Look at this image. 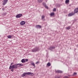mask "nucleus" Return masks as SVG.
<instances>
[{
	"label": "nucleus",
	"instance_id": "nucleus-29",
	"mask_svg": "<svg viewBox=\"0 0 78 78\" xmlns=\"http://www.w3.org/2000/svg\"><path fill=\"white\" fill-rule=\"evenodd\" d=\"M12 64L13 65L14 64V63H12L10 65V66H12Z\"/></svg>",
	"mask_w": 78,
	"mask_h": 78
},
{
	"label": "nucleus",
	"instance_id": "nucleus-3",
	"mask_svg": "<svg viewBox=\"0 0 78 78\" xmlns=\"http://www.w3.org/2000/svg\"><path fill=\"white\" fill-rule=\"evenodd\" d=\"M27 75H32L33 74V73H32L30 72H28V73H24L23 74L22 76H26L27 75Z\"/></svg>",
	"mask_w": 78,
	"mask_h": 78
},
{
	"label": "nucleus",
	"instance_id": "nucleus-24",
	"mask_svg": "<svg viewBox=\"0 0 78 78\" xmlns=\"http://www.w3.org/2000/svg\"><path fill=\"white\" fill-rule=\"evenodd\" d=\"M53 11H56V9L55 8H54Z\"/></svg>",
	"mask_w": 78,
	"mask_h": 78
},
{
	"label": "nucleus",
	"instance_id": "nucleus-33",
	"mask_svg": "<svg viewBox=\"0 0 78 78\" xmlns=\"http://www.w3.org/2000/svg\"><path fill=\"white\" fill-rule=\"evenodd\" d=\"M77 47H78V44L77 45Z\"/></svg>",
	"mask_w": 78,
	"mask_h": 78
},
{
	"label": "nucleus",
	"instance_id": "nucleus-7",
	"mask_svg": "<svg viewBox=\"0 0 78 78\" xmlns=\"http://www.w3.org/2000/svg\"><path fill=\"white\" fill-rule=\"evenodd\" d=\"M55 72H56V73H62V71H61L60 70H57L55 71Z\"/></svg>",
	"mask_w": 78,
	"mask_h": 78
},
{
	"label": "nucleus",
	"instance_id": "nucleus-1",
	"mask_svg": "<svg viewBox=\"0 0 78 78\" xmlns=\"http://www.w3.org/2000/svg\"><path fill=\"white\" fill-rule=\"evenodd\" d=\"M17 66V64H15L12 66H10L9 69H16L17 67H18Z\"/></svg>",
	"mask_w": 78,
	"mask_h": 78
},
{
	"label": "nucleus",
	"instance_id": "nucleus-13",
	"mask_svg": "<svg viewBox=\"0 0 78 78\" xmlns=\"http://www.w3.org/2000/svg\"><path fill=\"white\" fill-rule=\"evenodd\" d=\"M73 15H74V13H69L68 16H73Z\"/></svg>",
	"mask_w": 78,
	"mask_h": 78
},
{
	"label": "nucleus",
	"instance_id": "nucleus-22",
	"mask_svg": "<svg viewBox=\"0 0 78 78\" xmlns=\"http://www.w3.org/2000/svg\"><path fill=\"white\" fill-rule=\"evenodd\" d=\"M47 66H51V64H50V63H48L47 64Z\"/></svg>",
	"mask_w": 78,
	"mask_h": 78
},
{
	"label": "nucleus",
	"instance_id": "nucleus-27",
	"mask_svg": "<svg viewBox=\"0 0 78 78\" xmlns=\"http://www.w3.org/2000/svg\"><path fill=\"white\" fill-rule=\"evenodd\" d=\"M39 63V62L38 61V62H37L36 63V64H38V63Z\"/></svg>",
	"mask_w": 78,
	"mask_h": 78
},
{
	"label": "nucleus",
	"instance_id": "nucleus-21",
	"mask_svg": "<svg viewBox=\"0 0 78 78\" xmlns=\"http://www.w3.org/2000/svg\"><path fill=\"white\" fill-rule=\"evenodd\" d=\"M69 0H66V3H69Z\"/></svg>",
	"mask_w": 78,
	"mask_h": 78
},
{
	"label": "nucleus",
	"instance_id": "nucleus-18",
	"mask_svg": "<svg viewBox=\"0 0 78 78\" xmlns=\"http://www.w3.org/2000/svg\"><path fill=\"white\" fill-rule=\"evenodd\" d=\"M31 64L32 66H33L35 67V64H34V63L33 62H32L31 63Z\"/></svg>",
	"mask_w": 78,
	"mask_h": 78
},
{
	"label": "nucleus",
	"instance_id": "nucleus-6",
	"mask_svg": "<svg viewBox=\"0 0 78 78\" xmlns=\"http://www.w3.org/2000/svg\"><path fill=\"white\" fill-rule=\"evenodd\" d=\"M8 2V0H4L3 1V5H5Z\"/></svg>",
	"mask_w": 78,
	"mask_h": 78
},
{
	"label": "nucleus",
	"instance_id": "nucleus-4",
	"mask_svg": "<svg viewBox=\"0 0 78 78\" xmlns=\"http://www.w3.org/2000/svg\"><path fill=\"white\" fill-rule=\"evenodd\" d=\"M22 16H23V15H22V14H19L16 16V18H20Z\"/></svg>",
	"mask_w": 78,
	"mask_h": 78
},
{
	"label": "nucleus",
	"instance_id": "nucleus-28",
	"mask_svg": "<svg viewBox=\"0 0 78 78\" xmlns=\"http://www.w3.org/2000/svg\"><path fill=\"white\" fill-rule=\"evenodd\" d=\"M26 61L27 62H28V59H26Z\"/></svg>",
	"mask_w": 78,
	"mask_h": 78
},
{
	"label": "nucleus",
	"instance_id": "nucleus-9",
	"mask_svg": "<svg viewBox=\"0 0 78 78\" xmlns=\"http://www.w3.org/2000/svg\"><path fill=\"white\" fill-rule=\"evenodd\" d=\"M20 24L21 25H24V24H25V22L24 21H22L21 22Z\"/></svg>",
	"mask_w": 78,
	"mask_h": 78
},
{
	"label": "nucleus",
	"instance_id": "nucleus-26",
	"mask_svg": "<svg viewBox=\"0 0 78 78\" xmlns=\"http://www.w3.org/2000/svg\"><path fill=\"white\" fill-rule=\"evenodd\" d=\"M64 78H69V77L67 76H65L64 77Z\"/></svg>",
	"mask_w": 78,
	"mask_h": 78
},
{
	"label": "nucleus",
	"instance_id": "nucleus-23",
	"mask_svg": "<svg viewBox=\"0 0 78 78\" xmlns=\"http://www.w3.org/2000/svg\"><path fill=\"white\" fill-rule=\"evenodd\" d=\"M77 74V73H74V74H73V76L74 75H76Z\"/></svg>",
	"mask_w": 78,
	"mask_h": 78
},
{
	"label": "nucleus",
	"instance_id": "nucleus-25",
	"mask_svg": "<svg viewBox=\"0 0 78 78\" xmlns=\"http://www.w3.org/2000/svg\"><path fill=\"white\" fill-rule=\"evenodd\" d=\"M12 69L11 70V71H12V72H14V69L12 68Z\"/></svg>",
	"mask_w": 78,
	"mask_h": 78
},
{
	"label": "nucleus",
	"instance_id": "nucleus-5",
	"mask_svg": "<svg viewBox=\"0 0 78 78\" xmlns=\"http://www.w3.org/2000/svg\"><path fill=\"white\" fill-rule=\"evenodd\" d=\"M55 47L54 46H50L48 48L49 50L52 51L53 49H55Z\"/></svg>",
	"mask_w": 78,
	"mask_h": 78
},
{
	"label": "nucleus",
	"instance_id": "nucleus-12",
	"mask_svg": "<svg viewBox=\"0 0 78 78\" xmlns=\"http://www.w3.org/2000/svg\"><path fill=\"white\" fill-rule=\"evenodd\" d=\"M74 13H77L78 12V8L74 10Z\"/></svg>",
	"mask_w": 78,
	"mask_h": 78
},
{
	"label": "nucleus",
	"instance_id": "nucleus-11",
	"mask_svg": "<svg viewBox=\"0 0 78 78\" xmlns=\"http://www.w3.org/2000/svg\"><path fill=\"white\" fill-rule=\"evenodd\" d=\"M17 65L18 66H18V67H22L23 66V64H21V63H17Z\"/></svg>",
	"mask_w": 78,
	"mask_h": 78
},
{
	"label": "nucleus",
	"instance_id": "nucleus-19",
	"mask_svg": "<svg viewBox=\"0 0 78 78\" xmlns=\"http://www.w3.org/2000/svg\"><path fill=\"white\" fill-rule=\"evenodd\" d=\"M44 18H45V16L44 15H42L41 16L42 20H43Z\"/></svg>",
	"mask_w": 78,
	"mask_h": 78
},
{
	"label": "nucleus",
	"instance_id": "nucleus-31",
	"mask_svg": "<svg viewBox=\"0 0 78 78\" xmlns=\"http://www.w3.org/2000/svg\"><path fill=\"white\" fill-rule=\"evenodd\" d=\"M2 10H3V11H4V10H5V8H3L2 9Z\"/></svg>",
	"mask_w": 78,
	"mask_h": 78
},
{
	"label": "nucleus",
	"instance_id": "nucleus-15",
	"mask_svg": "<svg viewBox=\"0 0 78 78\" xmlns=\"http://www.w3.org/2000/svg\"><path fill=\"white\" fill-rule=\"evenodd\" d=\"M50 16H55V13L53 12L51 13L50 14Z\"/></svg>",
	"mask_w": 78,
	"mask_h": 78
},
{
	"label": "nucleus",
	"instance_id": "nucleus-16",
	"mask_svg": "<svg viewBox=\"0 0 78 78\" xmlns=\"http://www.w3.org/2000/svg\"><path fill=\"white\" fill-rule=\"evenodd\" d=\"M8 38H9V39H11V37H12V36L11 35H9L7 36Z\"/></svg>",
	"mask_w": 78,
	"mask_h": 78
},
{
	"label": "nucleus",
	"instance_id": "nucleus-10",
	"mask_svg": "<svg viewBox=\"0 0 78 78\" xmlns=\"http://www.w3.org/2000/svg\"><path fill=\"white\" fill-rule=\"evenodd\" d=\"M43 5L46 8L48 9V6H47V5H46V4H45V3L44 2H43Z\"/></svg>",
	"mask_w": 78,
	"mask_h": 78
},
{
	"label": "nucleus",
	"instance_id": "nucleus-20",
	"mask_svg": "<svg viewBox=\"0 0 78 78\" xmlns=\"http://www.w3.org/2000/svg\"><path fill=\"white\" fill-rule=\"evenodd\" d=\"M70 27L69 26L67 27H66V29L67 30H70Z\"/></svg>",
	"mask_w": 78,
	"mask_h": 78
},
{
	"label": "nucleus",
	"instance_id": "nucleus-17",
	"mask_svg": "<svg viewBox=\"0 0 78 78\" xmlns=\"http://www.w3.org/2000/svg\"><path fill=\"white\" fill-rule=\"evenodd\" d=\"M43 0H38V2L39 3H41L43 2Z\"/></svg>",
	"mask_w": 78,
	"mask_h": 78
},
{
	"label": "nucleus",
	"instance_id": "nucleus-30",
	"mask_svg": "<svg viewBox=\"0 0 78 78\" xmlns=\"http://www.w3.org/2000/svg\"><path fill=\"white\" fill-rule=\"evenodd\" d=\"M6 14V13H4V14H3V15H4V16H5V15Z\"/></svg>",
	"mask_w": 78,
	"mask_h": 78
},
{
	"label": "nucleus",
	"instance_id": "nucleus-14",
	"mask_svg": "<svg viewBox=\"0 0 78 78\" xmlns=\"http://www.w3.org/2000/svg\"><path fill=\"white\" fill-rule=\"evenodd\" d=\"M21 62H22V63H24V62H25V60L24 59H23L21 60Z\"/></svg>",
	"mask_w": 78,
	"mask_h": 78
},
{
	"label": "nucleus",
	"instance_id": "nucleus-8",
	"mask_svg": "<svg viewBox=\"0 0 78 78\" xmlns=\"http://www.w3.org/2000/svg\"><path fill=\"white\" fill-rule=\"evenodd\" d=\"M35 27L37 28H41L42 27L39 25H37L35 26Z\"/></svg>",
	"mask_w": 78,
	"mask_h": 78
},
{
	"label": "nucleus",
	"instance_id": "nucleus-2",
	"mask_svg": "<svg viewBox=\"0 0 78 78\" xmlns=\"http://www.w3.org/2000/svg\"><path fill=\"white\" fill-rule=\"evenodd\" d=\"M38 50H39V48L36 47L31 50V51L32 52H36V51H37Z\"/></svg>",
	"mask_w": 78,
	"mask_h": 78
},
{
	"label": "nucleus",
	"instance_id": "nucleus-32",
	"mask_svg": "<svg viewBox=\"0 0 78 78\" xmlns=\"http://www.w3.org/2000/svg\"><path fill=\"white\" fill-rule=\"evenodd\" d=\"M61 76H60L59 77H58V78H61Z\"/></svg>",
	"mask_w": 78,
	"mask_h": 78
}]
</instances>
